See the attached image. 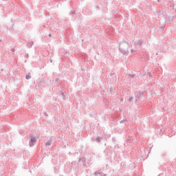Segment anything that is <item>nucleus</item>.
Returning a JSON list of instances; mask_svg holds the SVG:
<instances>
[{"instance_id":"2","label":"nucleus","mask_w":176,"mask_h":176,"mask_svg":"<svg viewBox=\"0 0 176 176\" xmlns=\"http://www.w3.org/2000/svg\"><path fill=\"white\" fill-rule=\"evenodd\" d=\"M31 78V75L30 74H28L26 76V79H30Z\"/></svg>"},{"instance_id":"1","label":"nucleus","mask_w":176,"mask_h":176,"mask_svg":"<svg viewBox=\"0 0 176 176\" xmlns=\"http://www.w3.org/2000/svg\"><path fill=\"white\" fill-rule=\"evenodd\" d=\"M35 141H36V139L35 138H31V142H35Z\"/></svg>"}]
</instances>
